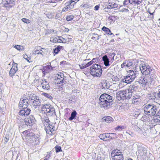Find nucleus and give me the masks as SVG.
Wrapping results in <instances>:
<instances>
[{"instance_id": "nucleus-1", "label": "nucleus", "mask_w": 160, "mask_h": 160, "mask_svg": "<svg viewBox=\"0 0 160 160\" xmlns=\"http://www.w3.org/2000/svg\"><path fill=\"white\" fill-rule=\"evenodd\" d=\"M112 101L111 96L107 93H103L101 95L98 103L101 108L107 109L110 107Z\"/></svg>"}, {"instance_id": "nucleus-2", "label": "nucleus", "mask_w": 160, "mask_h": 160, "mask_svg": "<svg viewBox=\"0 0 160 160\" xmlns=\"http://www.w3.org/2000/svg\"><path fill=\"white\" fill-rule=\"evenodd\" d=\"M143 108L145 114L152 117L156 114L157 108L153 104H145Z\"/></svg>"}, {"instance_id": "nucleus-3", "label": "nucleus", "mask_w": 160, "mask_h": 160, "mask_svg": "<svg viewBox=\"0 0 160 160\" xmlns=\"http://www.w3.org/2000/svg\"><path fill=\"white\" fill-rule=\"evenodd\" d=\"M140 69L143 74L145 75L149 74L151 75L150 78H152L154 77V71L151 69L149 65L145 64H141Z\"/></svg>"}, {"instance_id": "nucleus-4", "label": "nucleus", "mask_w": 160, "mask_h": 160, "mask_svg": "<svg viewBox=\"0 0 160 160\" xmlns=\"http://www.w3.org/2000/svg\"><path fill=\"white\" fill-rule=\"evenodd\" d=\"M90 74L94 77H100L102 73V70L100 66L94 64L91 67Z\"/></svg>"}, {"instance_id": "nucleus-5", "label": "nucleus", "mask_w": 160, "mask_h": 160, "mask_svg": "<svg viewBox=\"0 0 160 160\" xmlns=\"http://www.w3.org/2000/svg\"><path fill=\"white\" fill-rule=\"evenodd\" d=\"M42 109L44 111V112L47 114L48 116H51L55 115V109L49 104L45 105Z\"/></svg>"}, {"instance_id": "nucleus-6", "label": "nucleus", "mask_w": 160, "mask_h": 160, "mask_svg": "<svg viewBox=\"0 0 160 160\" xmlns=\"http://www.w3.org/2000/svg\"><path fill=\"white\" fill-rule=\"evenodd\" d=\"M36 121V120L35 119L34 117L31 115L28 117L24 119V122L25 123L24 125L27 127H31V126L35 123Z\"/></svg>"}, {"instance_id": "nucleus-7", "label": "nucleus", "mask_w": 160, "mask_h": 160, "mask_svg": "<svg viewBox=\"0 0 160 160\" xmlns=\"http://www.w3.org/2000/svg\"><path fill=\"white\" fill-rule=\"evenodd\" d=\"M55 83L57 86H61L66 83V81L64 79V76L63 74H58L57 79H55Z\"/></svg>"}, {"instance_id": "nucleus-8", "label": "nucleus", "mask_w": 160, "mask_h": 160, "mask_svg": "<svg viewBox=\"0 0 160 160\" xmlns=\"http://www.w3.org/2000/svg\"><path fill=\"white\" fill-rule=\"evenodd\" d=\"M31 111V110L27 107H24L19 112V114L22 116H27L28 115Z\"/></svg>"}, {"instance_id": "nucleus-9", "label": "nucleus", "mask_w": 160, "mask_h": 160, "mask_svg": "<svg viewBox=\"0 0 160 160\" xmlns=\"http://www.w3.org/2000/svg\"><path fill=\"white\" fill-rule=\"evenodd\" d=\"M124 94L125 90H121L118 91L116 94V98L118 101L125 100Z\"/></svg>"}, {"instance_id": "nucleus-10", "label": "nucleus", "mask_w": 160, "mask_h": 160, "mask_svg": "<svg viewBox=\"0 0 160 160\" xmlns=\"http://www.w3.org/2000/svg\"><path fill=\"white\" fill-rule=\"evenodd\" d=\"M134 80L133 76L132 77L127 75V76H124V78H123L121 82L128 84L133 81Z\"/></svg>"}, {"instance_id": "nucleus-11", "label": "nucleus", "mask_w": 160, "mask_h": 160, "mask_svg": "<svg viewBox=\"0 0 160 160\" xmlns=\"http://www.w3.org/2000/svg\"><path fill=\"white\" fill-rule=\"evenodd\" d=\"M2 3L6 7H11L14 5V1L12 0H3Z\"/></svg>"}, {"instance_id": "nucleus-12", "label": "nucleus", "mask_w": 160, "mask_h": 160, "mask_svg": "<svg viewBox=\"0 0 160 160\" xmlns=\"http://www.w3.org/2000/svg\"><path fill=\"white\" fill-rule=\"evenodd\" d=\"M46 125H48V124ZM54 127L53 125L49 124L47 127L45 126L44 129L47 133L51 135L52 134V132L54 131Z\"/></svg>"}, {"instance_id": "nucleus-13", "label": "nucleus", "mask_w": 160, "mask_h": 160, "mask_svg": "<svg viewBox=\"0 0 160 160\" xmlns=\"http://www.w3.org/2000/svg\"><path fill=\"white\" fill-rule=\"evenodd\" d=\"M17 64L15 63L13 65L9 71V75L11 77L13 76L18 70Z\"/></svg>"}, {"instance_id": "nucleus-14", "label": "nucleus", "mask_w": 160, "mask_h": 160, "mask_svg": "<svg viewBox=\"0 0 160 160\" xmlns=\"http://www.w3.org/2000/svg\"><path fill=\"white\" fill-rule=\"evenodd\" d=\"M124 94L125 100H128L132 96V92L131 91L130 89H127L125 90Z\"/></svg>"}, {"instance_id": "nucleus-15", "label": "nucleus", "mask_w": 160, "mask_h": 160, "mask_svg": "<svg viewBox=\"0 0 160 160\" xmlns=\"http://www.w3.org/2000/svg\"><path fill=\"white\" fill-rule=\"evenodd\" d=\"M41 100L39 98H38V99L34 100V101H32V105L35 108H36L38 107L41 104Z\"/></svg>"}, {"instance_id": "nucleus-16", "label": "nucleus", "mask_w": 160, "mask_h": 160, "mask_svg": "<svg viewBox=\"0 0 160 160\" xmlns=\"http://www.w3.org/2000/svg\"><path fill=\"white\" fill-rule=\"evenodd\" d=\"M22 101V104L25 107H27L29 105L30 103L29 102V100L27 97H25L24 98H21L20 99Z\"/></svg>"}, {"instance_id": "nucleus-17", "label": "nucleus", "mask_w": 160, "mask_h": 160, "mask_svg": "<svg viewBox=\"0 0 160 160\" xmlns=\"http://www.w3.org/2000/svg\"><path fill=\"white\" fill-rule=\"evenodd\" d=\"M42 84V88L44 89L49 90L50 88V86L48 82H47L45 80H44Z\"/></svg>"}, {"instance_id": "nucleus-18", "label": "nucleus", "mask_w": 160, "mask_h": 160, "mask_svg": "<svg viewBox=\"0 0 160 160\" xmlns=\"http://www.w3.org/2000/svg\"><path fill=\"white\" fill-rule=\"evenodd\" d=\"M102 59L104 62V64L107 67L110 65L109 59L107 55H105L103 56Z\"/></svg>"}, {"instance_id": "nucleus-19", "label": "nucleus", "mask_w": 160, "mask_h": 160, "mask_svg": "<svg viewBox=\"0 0 160 160\" xmlns=\"http://www.w3.org/2000/svg\"><path fill=\"white\" fill-rule=\"evenodd\" d=\"M112 160H123L124 158L122 154L120 153L118 155L113 156V157H111Z\"/></svg>"}, {"instance_id": "nucleus-20", "label": "nucleus", "mask_w": 160, "mask_h": 160, "mask_svg": "<svg viewBox=\"0 0 160 160\" xmlns=\"http://www.w3.org/2000/svg\"><path fill=\"white\" fill-rule=\"evenodd\" d=\"M76 3V2H75L74 3H72V2H69V1H68L65 4L67 8H68V9L69 10L73 8L74 5Z\"/></svg>"}, {"instance_id": "nucleus-21", "label": "nucleus", "mask_w": 160, "mask_h": 160, "mask_svg": "<svg viewBox=\"0 0 160 160\" xmlns=\"http://www.w3.org/2000/svg\"><path fill=\"white\" fill-rule=\"evenodd\" d=\"M109 6L111 7V8H117L118 6V4L114 2L111 1V0L108 1Z\"/></svg>"}, {"instance_id": "nucleus-22", "label": "nucleus", "mask_w": 160, "mask_h": 160, "mask_svg": "<svg viewBox=\"0 0 160 160\" xmlns=\"http://www.w3.org/2000/svg\"><path fill=\"white\" fill-rule=\"evenodd\" d=\"M32 141L35 142V143L36 144H38L40 142L39 137L35 135H32Z\"/></svg>"}, {"instance_id": "nucleus-23", "label": "nucleus", "mask_w": 160, "mask_h": 160, "mask_svg": "<svg viewBox=\"0 0 160 160\" xmlns=\"http://www.w3.org/2000/svg\"><path fill=\"white\" fill-rule=\"evenodd\" d=\"M103 119L108 123H110L113 121L112 118L109 116H105L103 118Z\"/></svg>"}, {"instance_id": "nucleus-24", "label": "nucleus", "mask_w": 160, "mask_h": 160, "mask_svg": "<svg viewBox=\"0 0 160 160\" xmlns=\"http://www.w3.org/2000/svg\"><path fill=\"white\" fill-rule=\"evenodd\" d=\"M120 153H122V152L120 150L118 149L114 150L112 151L111 154V157H113V156L118 155Z\"/></svg>"}, {"instance_id": "nucleus-25", "label": "nucleus", "mask_w": 160, "mask_h": 160, "mask_svg": "<svg viewBox=\"0 0 160 160\" xmlns=\"http://www.w3.org/2000/svg\"><path fill=\"white\" fill-rule=\"evenodd\" d=\"M77 114V113L76 111L75 110L73 111L72 112L71 114V116L68 119L70 121H71L74 119L76 117Z\"/></svg>"}, {"instance_id": "nucleus-26", "label": "nucleus", "mask_w": 160, "mask_h": 160, "mask_svg": "<svg viewBox=\"0 0 160 160\" xmlns=\"http://www.w3.org/2000/svg\"><path fill=\"white\" fill-rule=\"evenodd\" d=\"M62 38V39H64L62 37H59L57 36L55 38H50V41L52 42H58L59 38Z\"/></svg>"}, {"instance_id": "nucleus-27", "label": "nucleus", "mask_w": 160, "mask_h": 160, "mask_svg": "<svg viewBox=\"0 0 160 160\" xmlns=\"http://www.w3.org/2000/svg\"><path fill=\"white\" fill-rule=\"evenodd\" d=\"M128 75L129 76L132 77L133 76L134 79L136 77V74L135 73L134 71L132 70H130L129 71L128 73Z\"/></svg>"}, {"instance_id": "nucleus-28", "label": "nucleus", "mask_w": 160, "mask_h": 160, "mask_svg": "<svg viewBox=\"0 0 160 160\" xmlns=\"http://www.w3.org/2000/svg\"><path fill=\"white\" fill-rule=\"evenodd\" d=\"M139 83H141L142 84H146L148 82L147 79L143 77H141V78L139 79Z\"/></svg>"}, {"instance_id": "nucleus-29", "label": "nucleus", "mask_w": 160, "mask_h": 160, "mask_svg": "<svg viewBox=\"0 0 160 160\" xmlns=\"http://www.w3.org/2000/svg\"><path fill=\"white\" fill-rule=\"evenodd\" d=\"M129 3L134 6L138 5L140 4L139 2H138L137 0H129Z\"/></svg>"}, {"instance_id": "nucleus-30", "label": "nucleus", "mask_w": 160, "mask_h": 160, "mask_svg": "<svg viewBox=\"0 0 160 160\" xmlns=\"http://www.w3.org/2000/svg\"><path fill=\"white\" fill-rule=\"evenodd\" d=\"M38 98H39L38 97L33 94V95L31 96H30L29 97L28 99L30 101L32 100H33V101H34V100H36V99H38Z\"/></svg>"}, {"instance_id": "nucleus-31", "label": "nucleus", "mask_w": 160, "mask_h": 160, "mask_svg": "<svg viewBox=\"0 0 160 160\" xmlns=\"http://www.w3.org/2000/svg\"><path fill=\"white\" fill-rule=\"evenodd\" d=\"M62 48V46H58L57 48L53 49V52L56 54H58L60 51L61 48Z\"/></svg>"}, {"instance_id": "nucleus-32", "label": "nucleus", "mask_w": 160, "mask_h": 160, "mask_svg": "<svg viewBox=\"0 0 160 160\" xmlns=\"http://www.w3.org/2000/svg\"><path fill=\"white\" fill-rule=\"evenodd\" d=\"M102 29L107 34H109V33L111 32V31L110 29L104 26L102 28Z\"/></svg>"}, {"instance_id": "nucleus-33", "label": "nucleus", "mask_w": 160, "mask_h": 160, "mask_svg": "<svg viewBox=\"0 0 160 160\" xmlns=\"http://www.w3.org/2000/svg\"><path fill=\"white\" fill-rule=\"evenodd\" d=\"M74 17V16L72 15H68L66 17V20L68 21H70L73 19Z\"/></svg>"}, {"instance_id": "nucleus-34", "label": "nucleus", "mask_w": 160, "mask_h": 160, "mask_svg": "<svg viewBox=\"0 0 160 160\" xmlns=\"http://www.w3.org/2000/svg\"><path fill=\"white\" fill-rule=\"evenodd\" d=\"M99 137L100 139L104 140V139L106 138V133L101 134H100Z\"/></svg>"}, {"instance_id": "nucleus-35", "label": "nucleus", "mask_w": 160, "mask_h": 160, "mask_svg": "<svg viewBox=\"0 0 160 160\" xmlns=\"http://www.w3.org/2000/svg\"><path fill=\"white\" fill-rule=\"evenodd\" d=\"M126 67L128 68L132 66L133 65V62L129 61H126Z\"/></svg>"}, {"instance_id": "nucleus-36", "label": "nucleus", "mask_w": 160, "mask_h": 160, "mask_svg": "<svg viewBox=\"0 0 160 160\" xmlns=\"http://www.w3.org/2000/svg\"><path fill=\"white\" fill-rule=\"evenodd\" d=\"M42 94L45 97L47 98L50 99H52V97L51 96V95L48 93H43Z\"/></svg>"}, {"instance_id": "nucleus-37", "label": "nucleus", "mask_w": 160, "mask_h": 160, "mask_svg": "<svg viewBox=\"0 0 160 160\" xmlns=\"http://www.w3.org/2000/svg\"><path fill=\"white\" fill-rule=\"evenodd\" d=\"M110 134L111 136L112 137L111 139L112 140L118 138V136L116 135V133H110Z\"/></svg>"}, {"instance_id": "nucleus-38", "label": "nucleus", "mask_w": 160, "mask_h": 160, "mask_svg": "<svg viewBox=\"0 0 160 160\" xmlns=\"http://www.w3.org/2000/svg\"><path fill=\"white\" fill-rule=\"evenodd\" d=\"M42 122H44V123H47L49 124V122H50V121L49 119V118L48 117L44 118L42 119Z\"/></svg>"}, {"instance_id": "nucleus-39", "label": "nucleus", "mask_w": 160, "mask_h": 160, "mask_svg": "<svg viewBox=\"0 0 160 160\" xmlns=\"http://www.w3.org/2000/svg\"><path fill=\"white\" fill-rule=\"evenodd\" d=\"M43 52V51H37L35 50V51L33 53L35 54H40L42 55V56H43V54H42V53Z\"/></svg>"}, {"instance_id": "nucleus-40", "label": "nucleus", "mask_w": 160, "mask_h": 160, "mask_svg": "<svg viewBox=\"0 0 160 160\" xmlns=\"http://www.w3.org/2000/svg\"><path fill=\"white\" fill-rule=\"evenodd\" d=\"M22 21L26 23H29L30 22L29 19H27L26 18H23L22 19Z\"/></svg>"}, {"instance_id": "nucleus-41", "label": "nucleus", "mask_w": 160, "mask_h": 160, "mask_svg": "<svg viewBox=\"0 0 160 160\" xmlns=\"http://www.w3.org/2000/svg\"><path fill=\"white\" fill-rule=\"evenodd\" d=\"M55 150L56 152H58L61 151V147L60 146H56L55 147Z\"/></svg>"}, {"instance_id": "nucleus-42", "label": "nucleus", "mask_w": 160, "mask_h": 160, "mask_svg": "<svg viewBox=\"0 0 160 160\" xmlns=\"http://www.w3.org/2000/svg\"><path fill=\"white\" fill-rule=\"evenodd\" d=\"M14 47L16 49H17L18 50H22V46H21L20 45H15Z\"/></svg>"}, {"instance_id": "nucleus-43", "label": "nucleus", "mask_w": 160, "mask_h": 160, "mask_svg": "<svg viewBox=\"0 0 160 160\" xmlns=\"http://www.w3.org/2000/svg\"><path fill=\"white\" fill-rule=\"evenodd\" d=\"M124 128V126H118L115 128V130H120Z\"/></svg>"}, {"instance_id": "nucleus-44", "label": "nucleus", "mask_w": 160, "mask_h": 160, "mask_svg": "<svg viewBox=\"0 0 160 160\" xmlns=\"http://www.w3.org/2000/svg\"><path fill=\"white\" fill-rule=\"evenodd\" d=\"M22 101H21V100H20V101L18 104V107L19 109H22V108L23 106H25L24 105L22 104Z\"/></svg>"}, {"instance_id": "nucleus-45", "label": "nucleus", "mask_w": 160, "mask_h": 160, "mask_svg": "<svg viewBox=\"0 0 160 160\" xmlns=\"http://www.w3.org/2000/svg\"><path fill=\"white\" fill-rule=\"evenodd\" d=\"M136 88V86H135L134 85H131L129 88L128 89H130V90H131V91L132 92H133V91Z\"/></svg>"}, {"instance_id": "nucleus-46", "label": "nucleus", "mask_w": 160, "mask_h": 160, "mask_svg": "<svg viewBox=\"0 0 160 160\" xmlns=\"http://www.w3.org/2000/svg\"><path fill=\"white\" fill-rule=\"evenodd\" d=\"M156 117L154 119V122L157 123L160 122V118L159 117Z\"/></svg>"}, {"instance_id": "nucleus-47", "label": "nucleus", "mask_w": 160, "mask_h": 160, "mask_svg": "<svg viewBox=\"0 0 160 160\" xmlns=\"http://www.w3.org/2000/svg\"><path fill=\"white\" fill-rule=\"evenodd\" d=\"M42 49H43L42 48H41L40 46H38L35 48V50L37 51H42Z\"/></svg>"}, {"instance_id": "nucleus-48", "label": "nucleus", "mask_w": 160, "mask_h": 160, "mask_svg": "<svg viewBox=\"0 0 160 160\" xmlns=\"http://www.w3.org/2000/svg\"><path fill=\"white\" fill-rule=\"evenodd\" d=\"M150 9H151L150 8H148V12L149 13L150 15H152V16L151 17H150L151 19H153V13L154 12V11L153 12H151L150 11Z\"/></svg>"}, {"instance_id": "nucleus-49", "label": "nucleus", "mask_w": 160, "mask_h": 160, "mask_svg": "<svg viewBox=\"0 0 160 160\" xmlns=\"http://www.w3.org/2000/svg\"><path fill=\"white\" fill-rule=\"evenodd\" d=\"M29 131L28 130H26L22 132V133L23 134H26L27 136H29L30 135V134L29 133Z\"/></svg>"}, {"instance_id": "nucleus-50", "label": "nucleus", "mask_w": 160, "mask_h": 160, "mask_svg": "<svg viewBox=\"0 0 160 160\" xmlns=\"http://www.w3.org/2000/svg\"><path fill=\"white\" fill-rule=\"evenodd\" d=\"M80 68L81 69H84L85 68L88 67L86 64L83 65V64H82L81 65H79Z\"/></svg>"}, {"instance_id": "nucleus-51", "label": "nucleus", "mask_w": 160, "mask_h": 160, "mask_svg": "<svg viewBox=\"0 0 160 160\" xmlns=\"http://www.w3.org/2000/svg\"><path fill=\"white\" fill-rule=\"evenodd\" d=\"M23 58L25 59H26V60H27V61L29 62V60L28 59V58H29V57H28V56L26 54H23Z\"/></svg>"}, {"instance_id": "nucleus-52", "label": "nucleus", "mask_w": 160, "mask_h": 160, "mask_svg": "<svg viewBox=\"0 0 160 160\" xmlns=\"http://www.w3.org/2000/svg\"><path fill=\"white\" fill-rule=\"evenodd\" d=\"M129 3V0H125L123 2V4L125 6L128 4Z\"/></svg>"}, {"instance_id": "nucleus-53", "label": "nucleus", "mask_w": 160, "mask_h": 160, "mask_svg": "<svg viewBox=\"0 0 160 160\" xmlns=\"http://www.w3.org/2000/svg\"><path fill=\"white\" fill-rule=\"evenodd\" d=\"M112 137L111 136L110 133H106V138H109L110 139H111Z\"/></svg>"}, {"instance_id": "nucleus-54", "label": "nucleus", "mask_w": 160, "mask_h": 160, "mask_svg": "<svg viewBox=\"0 0 160 160\" xmlns=\"http://www.w3.org/2000/svg\"><path fill=\"white\" fill-rule=\"evenodd\" d=\"M121 67L122 68H123L124 67H126V61L123 62L121 65Z\"/></svg>"}, {"instance_id": "nucleus-55", "label": "nucleus", "mask_w": 160, "mask_h": 160, "mask_svg": "<svg viewBox=\"0 0 160 160\" xmlns=\"http://www.w3.org/2000/svg\"><path fill=\"white\" fill-rule=\"evenodd\" d=\"M113 80L115 81H117L119 80V78L115 76L114 78H113Z\"/></svg>"}, {"instance_id": "nucleus-56", "label": "nucleus", "mask_w": 160, "mask_h": 160, "mask_svg": "<svg viewBox=\"0 0 160 160\" xmlns=\"http://www.w3.org/2000/svg\"><path fill=\"white\" fill-rule=\"evenodd\" d=\"M94 160H103V159L100 156H98Z\"/></svg>"}, {"instance_id": "nucleus-57", "label": "nucleus", "mask_w": 160, "mask_h": 160, "mask_svg": "<svg viewBox=\"0 0 160 160\" xmlns=\"http://www.w3.org/2000/svg\"><path fill=\"white\" fill-rule=\"evenodd\" d=\"M109 56L112 57L113 59V58L115 55V54L114 52L110 53L109 54Z\"/></svg>"}, {"instance_id": "nucleus-58", "label": "nucleus", "mask_w": 160, "mask_h": 160, "mask_svg": "<svg viewBox=\"0 0 160 160\" xmlns=\"http://www.w3.org/2000/svg\"><path fill=\"white\" fill-rule=\"evenodd\" d=\"M99 8V6L98 5H97L95 6V7L94 8V9L95 10L97 11L98 10Z\"/></svg>"}, {"instance_id": "nucleus-59", "label": "nucleus", "mask_w": 160, "mask_h": 160, "mask_svg": "<svg viewBox=\"0 0 160 160\" xmlns=\"http://www.w3.org/2000/svg\"><path fill=\"white\" fill-rule=\"evenodd\" d=\"M68 10H69L68 9V8H67L66 7H64L62 8V12H66V11H68Z\"/></svg>"}, {"instance_id": "nucleus-60", "label": "nucleus", "mask_w": 160, "mask_h": 160, "mask_svg": "<svg viewBox=\"0 0 160 160\" xmlns=\"http://www.w3.org/2000/svg\"><path fill=\"white\" fill-rule=\"evenodd\" d=\"M93 63L92 62V61H91L90 62H88L87 64L86 65L88 67H89L90 65H91Z\"/></svg>"}, {"instance_id": "nucleus-61", "label": "nucleus", "mask_w": 160, "mask_h": 160, "mask_svg": "<svg viewBox=\"0 0 160 160\" xmlns=\"http://www.w3.org/2000/svg\"><path fill=\"white\" fill-rule=\"evenodd\" d=\"M155 115H156V117H158L160 118V110L157 113H156Z\"/></svg>"}, {"instance_id": "nucleus-62", "label": "nucleus", "mask_w": 160, "mask_h": 160, "mask_svg": "<svg viewBox=\"0 0 160 160\" xmlns=\"http://www.w3.org/2000/svg\"><path fill=\"white\" fill-rule=\"evenodd\" d=\"M92 35H94V36H96V37H97V40H98L99 39V36L96 33H92Z\"/></svg>"}, {"instance_id": "nucleus-63", "label": "nucleus", "mask_w": 160, "mask_h": 160, "mask_svg": "<svg viewBox=\"0 0 160 160\" xmlns=\"http://www.w3.org/2000/svg\"><path fill=\"white\" fill-rule=\"evenodd\" d=\"M98 60L97 58H93L92 60V61L93 63L95 62Z\"/></svg>"}, {"instance_id": "nucleus-64", "label": "nucleus", "mask_w": 160, "mask_h": 160, "mask_svg": "<svg viewBox=\"0 0 160 160\" xmlns=\"http://www.w3.org/2000/svg\"><path fill=\"white\" fill-rule=\"evenodd\" d=\"M158 98L159 99H160V91L157 94Z\"/></svg>"}]
</instances>
